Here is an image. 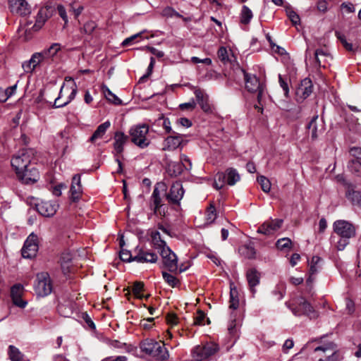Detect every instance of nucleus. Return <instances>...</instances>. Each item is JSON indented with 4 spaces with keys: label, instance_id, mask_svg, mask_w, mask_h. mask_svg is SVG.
<instances>
[{
    "label": "nucleus",
    "instance_id": "a19ab883",
    "mask_svg": "<svg viewBox=\"0 0 361 361\" xmlns=\"http://www.w3.org/2000/svg\"><path fill=\"white\" fill-rule=\"evenodd\" d=\"M322 261V258L318 257V256H314L312 257V259H311V262H310V276L309 277V279H307V282L309 281H312V275H314L317 273L318 271V267H317V264H319V262Z\"/></svg>",
    "mask_w": 361,
    "mask_h": 361
},
{
    "label": "nucleus",
    "instance_id": "680f3d73",
    "mask_svg": "<svg viewBox=\"0 0 361 361\" xmlns=\"http://www.w3.org/2000/svg\"><path fill=\"white\" fill-rule=\"evenodd\" d=\"M271 294L274 297L275 300H280L284 296V291L277 287L272 291Z\"/></svg>",
    "mask_w": 361,
    "mask_h": 361
},
{
    "label": "nucleus",
    "instance_id": "6ab92c4d",
    "mask_svg": "<svg viewBox=\"0 0 361 361\" xmlns=\"http://www.w3.org/2000/svg\"><path fill=\"white\" fill-rule=\"evenodd\" d=\"M37 211L43 216L51 217L54 216L58 208L59 204L55 201L42 200L35 204Z\"/></svg>",
    "mask_w": 361,
    "mask_h": 361
},
{
    "label": "nucleus",
    "instance_id": "c03bdc74",
    "mask_svg": "<svg viewBox=\"0 0 361 361\" xmlns=\"http://www.w3.org/2000/svg\"><path fill=\"white\" fill-rule=\"evenodd\" d=\"M161 16L166 18H183V16L180 13H178L176 11H175L172 7H170V6L165 7L161 11Z\"/></svg>",
    "mask_w": 361,
    "mask_h": 361
},
{
    "label": "nucleus",
    "instance_id": "393cba45",
    "mask_svg": "<svg viewBox=\"0 0 361 361\" xmlns=\"http://www.w3.org/2000/svg\"><path fill=\"white\" fill-rule=\"evenodd\" d=\"M71 199L73 202H77L82 193L80 175L75 174L72 178V183L70 189Z\"/></svg>",
    "mask_w": 361,
    "mask_h": 361
},
{
    "label": "nucleus",
    "instance_id": "7ed1b4c3",
    "mask_svg": "<svg viewBox=\"0 0 361 361\" xmlns=\"http://www.w3.org/2000/svg\"><path fill=\"white\" fill-rule=\"evenodd\" d=\"M167 190L166 185L163 182L157 183L154 188L151 196L150 207L153 210L154 214L164 216L167 212V207L161 204V195L166 196Z\"/></svg>",
    "mask_w": 361,
    "mask_h": 361
},
{
    "label": "nucleus",
    "instance_id": "ea45409f",
    "mask_svg": "<svg viewBox=\"0 0 361 361\" xmlns=\"http://www.w3.org/2000/svg\"><path fill=\"white\" fill-rule=\"evenodd\" d=\"M8 355L11 361H23V355L21 352L13 345H9Z\"/></svg>",
    "mask_w": 361,
    "mask_h": 361
},
{
    "label": "nucleus",
    "instance_id": "f3484780",
    "mask_svg": "<svg viewBox=\"0 0 361 361\" xmlns=\"http://www.w3.org/2000/svg\"><path fill=\"white\" fill-rule=\"evenodd\" d=\"M184 195V190L182 183L180 181L173 183L169 192H166V197L169 203L178 204Z\"/></svg>",
    "mask_w": 361,
    "mask_h": 361
},
{
    "label": "nucleus",
    "instance_id": "603ef678",
    "mask_svg": "<svg viewBox=\"0 0 361 361\" xmlns=\"http://www.w3.org/2000/svg\"><path fill=\"white\" fill-rule=\"evenodd\" d=\"M143 288L144 283L140 281H136L133 286V293L137 298L142 299L143 295L140 293L143 290Z\"/></svg>",
    "mask_w": 361,
    "mask_h": 361
},
{
    "label": "nucleus",
    "instance_id": "9d476101",
    "mask_svg": "<svg viewBox=\"0 0 361 361\" xmlns=\"http://www.w3.org/2000/svg\"><path fill=\"white\" fill-rule=\"evenodd\" d=\"M128 136L125 135L123 132L117 131L114 134V148L116 152V161L118 163L117 173H121L123 171V166L118 155L121 154L124 150V145L128 140Z\"/></svg>",
    "mask_w": 361,
    "mask_h": 361
},
{
    "label": "nucleus",
    "instance_id": "aec40b11",
    "mask_svg": "<svg viewBox=\"0 0 361 361\" xmlns=\"http://www.w3.org/2000/svg\"><path fill=\"white\" fill-rule=\"evenodd\" d=\"M133 259L139 263H155L157 261L158 257L154 252L136 247L134 250Z\"/></svg>",
    "mask_w": 361,
    "mask_h": 361
},
{
    "label": "nucleus",
    "instance_id": "de8ad7c7",
    "mask_svg": "<svg viewBox=\"0 0 361 361\" xmlns=\"http://www.w3.org/2000/svg\"><path fill=\"white\" fill-rule=\"evenodd\" d=\"M257 181L259 183L262 190L264 192H269L271 190V183L268 178L264 176H259L257 177Z\"/></svg>",
    "mask_w": 361,
    "mask_h": 361
},
{
    "label": "nucleus",
    "instance_id": "7c9ffc66",
    "mask_svg": "<svg viewBox=\"0 0 361 361\" xmlns=\"http://www.w3.org/2000/svg\"><path fill=\"white\" fill-rule=\"evenodd\" d=\"M73 254L69 251L63 252L60 257L61 267L63 272L66 274L70 272L72 264Z\"/></svg>",
    "mask_w": 361,
    "mask_h": 361
},
{
    "label": "nucleus",
    "instance_id": "e2e57ef3",
    "mask_svg": "<svg viewBox=\"0 0 361 361\" xmlns=\"http://www.w3.org/2000/svg\"><path fill=\"white\" fill-rule=\"evenodd\" d=\"M317 8L318 11L325 13L328 10V2L326 0H319L317 2Z\"/></svg>",
    "mask_w": 361,
    "mask_h": 361
},
{
    "label": "nucleus",
    "instance_id": "a18cd8bd",
    "mask_svg": "<svg viewBox=\"0 0 361 361\" xmlns=\"http://www.w3.org/2000/svg\"><path fill=\"white\" fill-rule=\"evenodd\" d=\"M276 245L277 248L281 250L290 249L292 246V241L288 238H283L277 240Z\"/></svg>",
    "mask_w": 361,
    "mask_h": 361
},
{
    "label": "nucleus",
    "instance_id": "f8f14e48",
    "mask_svg": "<svg viewBox=\"0 0 361 361\" xmlns=\"http://www.w3.org/2000/svg\"><path fill=\"white\" fill-rule=\"evenodd\" d=\"M334 231L343 238H350L355 235L354 226L345 220L336 221L334 223Z\"/></svg>",
    "mask_w": 361,
    "mask_h": 361
},
{
    "label": "nucleus",
    "instance_id": "37998d69",
    "mask_svg": "<svg viewBox=\"0 0 361 361\" xmlns=\"http://www.w3.org/2000/svg\"><path fill=\"white\" fill-rule=\"evenodd\" d=\"M162 276L164 281L171 287H176L179 283V280L174 276L166 271H162Z\"/></svg>",
    "mask_w": 361,
    "mask_h": 361
},
{
    "label": "nucleus",
    "instance_id": "2f4dec72",
    "mask_svg": "<svg viewBox=\"0 0 361 361\" xmlns=\"http://www.w3.org/2000/svg\"><path fill=\"white\" fill-rule=\"evenodd\" d=\"M316 63L319 66L325 68L328 58H331L330 54L326 49H317L314 52Z\"/></svg>",
    "mask_w": 361,
    "mask_h": 361
},
{
    "label": "nucleus",
    "instance_id": "dca6fc26",
    "mask_svg": "<svg viewBox=\"0 0 361 361\" xmlns=\"http://www.w3.org/2000/svg\"><path fill=\"white\" fill-rule=\"evenodd\" d=\"M16 175L19 180L26 185L34 184L39 179V171L35 167L32 166L16 173Z\"/></svg>",
    "mask_w": 361,
    "mask_h": 361
},
{
    "label": "nucleus",
    "instance_id": "49530a36",
    "mask_svg": "<svg viewBox=\"0 0 361 361\" xmlns=\"http://www.w3.org/2000/svg\"><path fill=\"white\" fill-rule=\"evenodd\" d=\"M96 27V23L94 21L90 20L84 24L83 27L80 29V32L86 35H91Z\"/></svg>",
    "mask_w": 361,
    "mask_h": 361
},
{
    "label": "nucleus",
    "instance_id": "72a5a7b5",
    "mask_svg": "<svg viewBox=\"0 0 361 361\" xmlns=\"http://www.w3.org/2000/svg\"><path fill=\"white\" fill-rule=\"evenodd\" d=\"M346 197L353 206L361 210V192L348 190Z\"/></svg>",
    "mask_w": 361,
    "mask_h": 361
},
{
    "label": "nucleus",
    "instance_id": "1a4fd4ad",
    "mask_svg": "<svg viewBox=\"0 0 361 361\" xmlns=\"http://www.w3.org/2000/svg\"><path fill=\"white\" fill-rule=\"evenodd\" d=\"M37 295L44 297L51 293L52 285L47 272L39 273L37 275V283L35 286Z\"/></svg>",
    "mask_w": 361,
    "mask_h": 361
},
{
    "label": "nucleus",
    "instance_id": "e433bc0d",
    "mask_svg": "<svg viewBox=\"0 0 361 361\" xmlns=\"http://www.w3.org/2000/svg\"><path fill=\"white\" fill-rule=\"evenodd\" d=\"M47 10L42 8L39 11L37 16V20L33 25V29L37 31L39 30L44 24L46 20H47Z\"/></svg>",
    "mask_w": 361,
    "mask_h": 361
},
{
    "label": "nucleus",
    "instance_id": "338daca9",
    "mask_svg": "<svg viewBox=\"0 0 361 361\" xmlns=\"http://www.w3.org/2000/svg\"><path fill=\"white\" fill-rule=\"evenodd\" d=\"M349 238H341L338 242L337 243V249L338 250H343L345 247V246L349 243Z\"/></svg>",
    "mask_w": 361,
    "mask_h": 361
},
{
    "label": "nucleus",
    "instance_id": "9b49d317",
    "mask_svg": "<svg viewBox=\"0 0 361 361\" xmlns=\"http://www.w3.org/2000/svg\"><path fill=\"white\" fill-rule=\"evenodd\" d=\"M218 350V347L214 343H207L204 346H196L192 353V357L196 361H202L213 355Z\"/></svg>",
    "mask_w": 361,
    "mask_h": 361
},
{
    "label": "nucleus",
    "instance_id": "13d9d810",
    "mask_svg": "<svg viewBox=\"0 0 361 361\" xmlns=\"http://www.w3.org/2000/svg\"><path fill=\"white\" fill-rule=\"evenodd\" d=\"M288 18L294 25L300 23V18L295 11L288 12Z\"/></svg>",
    "mask_w": 361,
    "mask_h": 361
},
{
    "label": "nucleus",
    "instance_id": "f03ea898",
    "mask_svg": "<svg viewBox=\"0 0 361 361\" xmlns=\"http://www.w3.org/2000/svg\"><path fill=\"white\" fill-rule=\"evenodd\" d=\"M243 71L246 90L250 92L257 94L259 105H255V109H258V111H262L263 102L267 94L266 85L264 81H261L255 75Z\"/></svg>",
    "mask_w": 361,
    "mask_h": 361
},
{
    "label": "nucleus",
    "instance_id": "0eeeda50",
    "mask_svg": "<svg viewBox=\"0 0 361 361\" xmlns=\"http://www.w3.org/2000/svg\"><path fill=\"white\" fill-rule=\"evenodd\" d=\"M149 132V127L147 125H137L130 128L129 135L131 142L140 148H145L149 145V140L146 136Z\"/></svg>",
    "mask_w": 361,
    "mask_h": 361
},
{
    "label": "nucleus",
    "instance_id": "5701e85b",
    "mask_svg": "<svg viewBox=\"0 0 361 361\" xmlns=\"http://www.w3.org/2000/svg\"><path fill=\"white\" fill-rule=\"evenodd\" d=\"M47 63L42 53L37 52L32 54L29 61L24 62L22 67L25 73H32L37 66Z\"/></svg>",
    "mask_w": 361,
    "mask_h": 361
},
{
    "label": "nucleus",
    "instance_id": "f704fd0d",
    "mask_svg": "<svg viewBox=\"0 0 361 361\" xmlns=\"http://www.w3.org/2000/svg\"><path fill=\"white\" fill-rule=\"evenodd\" d=\"M151 238H152V242L154 245V247L159 250L160 251L164 247H167L166 243L165 240H162L160 233L157 231H152L151 233Z\"/></svg>",
    "mask_w": 361,
    "mask_h": 361
},
{
    "label": "nucleus",
    "instance_id": "39448f33",
    "mask_svg": "<svg viewBox=\"0 0 361 361\" xmlns=\"http://www.w3.org/2000/svg\"><path fill=\"white\" fill-rule=\"evenodd\" d=\"M33 156L32 149H23L14 155L11 159V166L15 169L16 173L31 166Z\"/></svg>",
    "mask_w": 361,
    "mask_h": 361
},
{
    "label": "nucleus",
    "instance_id": "bb28decb",
    "mask_svg": "<svg viewBox=\"0 0 361 361\" xmlns=\"http://www.w3.org/2000/svg\"><path fill=\"white\" fill-rule=\"evenodd\" d=\"M318 116H314L307 125L308 133L310 134L312 140H316L319 135L323 133L324 127L322 124L317 123Z\"/></svg>",
    "mask_w": 361,
    "mask_h": 361
},
{
    "label": "nucleus",
    "instance_id": "b1692460",
    "mask_svg": "<svg viewBox=\"0 0 361 361\" xmlns=\"http://www.w3.org/2000/svg\"><path fill=\"white\" fill-rule=\"evenodd\" d=\"M24 287L20 283H16L11 288V297L13 304L20 308H24L27 302L22 299Z\"/></svg>",
    "mask_w": 361,
    "mask_h": 361
},
{
    "label": "nucleus",
    "instance_id": "bf43d9fd",
    "mask_svg": "<svg viewBox=\"0 0 361 361\" xmlns=\"http://www.w3.org/2000/svg\"><path fill=\"white\" fill-rule=\"evenodd\" d=\"M279 83L281 87H282L285 97H288L289 93V88L288 83L283 79L282 76L279 75Z\"/></svg>",
    "mask_w": 361,
    "mask_h": 361
},
{
    "label": "nucleus",
    "instance_id": "864d4df0",
    "mask_svg": "<svg viewBox=\"0 0 361 361\" xmlns=\"http://www.w3.org/2000/svg\"><path fill=\"white\" fill-rule=\"evenodd\" d=\"M205 318L206 315L204 312L200 310H197L196 316L194 318V324L200 326L205 325Z\"/></svg>",
    "mask_w": 361,
    "mask_h": 361
},
{
    "label": "nucleus",
    "instance_id": "20e7f679",
    "mask_svg": "<svg viewBox=\"0 0 361 361\" xmlns=\"http://www.w3.org/2000/svg\"><path fill=\"white\" fill-rule=\"evenodd\" d=\"M286 305L295 316L305 314L310 319H314L318 317V314L313 307L302 297L294 299L293 303L286 302Z\"/></svg>",
    "mask_w": 361,
    "mask_h": 361
},
{
    "label": "nucleus",
    "instance_id": "4be33fe9",
    "mask_svg": "<svg viewBox=\"0 0 361 361\" xmlns=\"http://www.w3.org/2000/svg\"><path fill=\"white\" fill-rule=\"evenodd\" d=\"M9 8L13 13L27 16L30 13V7L25 0H9Z\"/></svg>",
    "mask_w": 361,
    "mask_h": 361
},
{
    "label": "nucleus",
    "instance_id": "a878e982",
    "mask_svg": "<svg viewBox=\"0 0 361 361\" xmlns=\"http://www.w3.org/2000/svg\"><path fill=\"white\" fill-rule=\"evenodd\" d=\"M183 141V136L180 135L168 136L164 140L162 149L173 151L181 145Z\"/></svg>",
    "mask_w": 361,
    "mask_h": 361
},
{
    "label": "nucleus",
    "instance_id": "c85d7f7f",
    "mask_svg": "<svg viewBox=\"0 0 361 361\" xmlns=\"http://www.w3.org/2000/svg\"><path fill=\"white\" fill-rule=\"evenodd\" d=\"M166 164V171L171 176H178L184 169L188 170V167L184 163L167 161Z\"/></svg>",
    "mask_w": 361,
    "mask_h": 361
},
{
    "label": "nucleus",
    "instance_id": "a211bd4d",
    "mask_svg": "<svg viewBox=\"0 0 361 361\" xmlns=\"http://www.w3.org/2000/svg\"><path fill=\"white\" fill-rule=\"evenodd\" d=\"M283 224V220L279 219H269L264 221L257 229V233L265 235H274Z\"/></svg>",
    "mask_w": 361,
    "mask_h": 361
},
{
    "label": "nucleus",
    "instance_id": "c9c22d12",
    "mask_svg": "<svg viewBox=\"0 0 361 361\" xmlns=\"http://www.w3.org/2000/svg\"><path fill=\"white\" fill-rule=\"evenodd\" d=\"M102 89L104 97L109 102L116 105L121 104V99H119L115 94H114L107 86L103 85Z\"/></svg>",
    "mask_w": 361,
    "mask_h": 361
},
{
    "label": "nucleus",
    "instance_id": "09e8293b",
    "mask_svg": "<svg viewBox=\"0 0 361 361\" xmlns=\"http://www.w3.org/2000/svg\"><path fill=\"white\" fill-rule=\"evenodd\" d=\"M238 292L235 289H231L230 291V308L235 310L238 307L239 300L238 299Z\"/></svg>",
    "mask_w": 361,
    "mask_h": 361
},
{
    "label": "nucleus",
    "instance_id": "f257e3e1",
    "mask_svg": "<svg viewBox=\"0 0 361 361\" xmlns=\"http://www.w3.org/2000/svg\"><path fill=\"white\" fill-rule=\"evenodd\" d=\"M141 351L151 357L153 361H165L169 359V353L164 343L147 338L140 344Z\"/></svg>",
    "mask_w": 361,
    "mask_h": 361
},
{
    "label": "nucleus",
    "instance_id": "5fc2aeb1",
    "mask_svg": "<svg viewBox=\"0 0 361 361\" xmlns=\"http://www.w3.org/2000/svg\"><path fill=\"white\" fill-rule=\"evenodd\" d=\"M133 257L134 256H133L131 252L128 250L122 249L120 252V258L123 262H130L135 261Z\"/></svg>",
    "mask_w": 361,
    "mask_h": 361
},
{
    "label": "nucleus",
    "instance_id": "473e14b6",
    "mask_svg": "<svg viewBox=\"0 0 361 361\" xmlns=\"http://www.w3.org/2000/svg\"><path fill=\"white\" fill-rule=\"evenodd\" d=\"M110 126L111 123L109 121L99 125L90 137V141L91 142H94L97 139L102 138Z\"/></svg>",
    "mask_w": 361,
    "mask_h": 361
},
{
    "label": "nucleus",
    "instance_id": "ddd939ff",
    "mask_svg": "<svg viewBox=\"0 0 361 361\" xmlns=\"http://www.w3.org/2000/svg\"><path fill=\"white\" fill-rule=\"evenodd\" d=\"M160 255L162 257L163 264L171 272H175L178 270V258L176 254L169 248L164 247L160 251Z\"/></svg>",
    "mask_w": 361,
    "mask_h": 361
},
{
    "label": "nucleus",
    "instance_id": "774afa93",
    "mask_svg": "<svg viewBox=\"0 0 361 361\" xmlns=\"http://www.w3.org/2000/svg\"><path fill=\"white\" fill-rule=\"evenodd\" d=\"M127 357L124 355H120L117 356L116 357H109L105 359H104L102 361H127Z\"/></svg>",
    "mask_w": 361,
    "mask_h": 361
},
{
    "label": "nucleus",
    "instance_id": "412c9836",
    "mask_svg": "<svg viewBox=\"0 0 361 361\" xmlns=\"http://www.w3.org/2000/svg\"><path fill=\"white\" fill-rule=\"evenodd\" d=\"M312 82L309 78H305L299 84L296 89V97L298 101H303L307 98L312 92Z\"/></svg>",
    "mask_w": 361,
    "mask_h": 361
},
{
    "label": "nucleus",
    "instance_id": "052dcab7",
    "mask_svg": "<svg viewBox=\"0 0 361 361\" xmlns=\"http://www.w3.org/2000/svg\"><path fill=\"white\" fill-rule=\"evenodd\" d=\"M195 106H196V102L194 100H192L189 102L180 104L179 106L180 109L182 110H185V109L192 110L195 108Z\"/></svg>",
    "mask_w": 361,
    "mask_h": 361
},
{
    "label": "nucleus",
    "instance_id": "69168bd1",
    "mask_svg": "<svg viewBox=\"0 0 361 361\" xmlns=\"http://www.w3.org/2000/svg\"><path fill=\"white\" fill-rule=\"evenodd\" d=\"M70 6H71V8H70L69 11L73 12L75 18H77L80 15V13H82V11H83V8H84L83 6H80L77 8H75L73 7V4H70Z\"/></svg>",
    "mask_w": 361,
    "mask_h": 361
},
{
    "label": "nucleus",
    "instance_id": "c756f323",
    "mask_svg": "<svg viewBox=\"0 0 361 361\" xmlns=\"http://www.w3.org/2000/svg\"><path fill=\"white\" fill-rule=\"evenodd\" d=\"M195 95L196 97L198 104L200 106L204 112L210 113L212 111V107L209 104V99L207 95L204 94V92L200 90H196L195 91Z\"/></svg>",
    "mask_w": 361,
    "mask_h": 361
},
{
    "label": "nucleus",
    "instance_id": "4d7b16f0",
    "mask_svg": "<svg viewBox=\"0 0 361 361\" xmlns=\"http://www.w3.org/2000/svg\"><path fill=\"white\" fill-rule=\"evenodd\" d=\"M57 11H58V13H59V16H61V18L63 20L65 24H66L68 23V16L66 14V11L65 7L61 4L58 5Z\"/></svg>",
    "mask_w": 361,
    "mask_h": 361
},
{
    "label": "nucleus",
    "instance_id": "6e6d98bb",
    "mask_svg": "<svg viewBox=\"0 0 361 361\" xmlns=\"http://www.w3.org/2000/svg\"><path fill=\"white\" fill-rule=\"evenodd\" d=\"M141 35H142V32H140V33H137V34H135V35H133L128 38H126V39H124L122 42V46L123 47H126V46H128V45H130L132 44V43L133 42L134 40H135L136 39H137L138 37H141Z\"/></svg>",
    "mask_w": 361,
    "mask_h": 361
},
{
    "label": "nucleus",
    "instance_id": "6e6552de",
    "mask_svg": "<svg viewBox=\"0 0 361 361\" xmlns=\"http://www.w3.org/2000/svg\"><path fill=\"white\" fill-rule=\"evenodd\" d=\"M76 93V85L73 81L71 86L63 84L60 90L59 97L54 100V107L60 108L67 105L75 98Z\"/></svg>",
    "mask_w": 361,
    "mask_h": 361
},
{
    "label": "nucleus",
    "instance_id": "58836bf2",
    "mask_svg": "<svg viewBox=\"0 0 361 361\" xmlns=\"http://www.w3.org/2000/svg\"><path fill=\"white\" fill-rule=\"evenodd\" d=\"M217 213L214 204L211 203L206 210V222L211 224L216 219Z\"/></svg>",
    "mask_w": 361,
    "mask_h": 361
},
{
    "label": "nucleus",
    "instance_id": "cd10ccee",
    "mask_svg": "<svg viewBox=\"0 0 361 361\" xmlns=\"http://www.w3.org/2000/svg\"><path fill=\"white\" fill-rule=\"evenodd\" d=\"M246 278L251 292L255 294L256 292L255 287L259 283L260 281L259 272L255 268L250 269L247 271Z\"/></svg>",
    "mask_w": 361,
    "mask_h": 361
},
{
    "label": "nucleus",
    "instance_id": "4c0bfd02",
    "mask_svg": "<svg viewBox=\"0 0 361 361\" xmlns=\"http://www.w3.org/2000/svg\"><path fill=\"white\" fill-rule=\"evenodd\" d=\"M60 49L61 44L59 43H54L48 49H45L41 53L49 63V59L55 56Z\"/></svg>",
    "mask_w": 361,
    "mask_h": 361
},
{
    "label": "nucleus",
    "instance_id": "79ce46f5",
    "mask_svg": "<svg viewBox=\"0 0 361 361\" xmlns=\"http://www.w3.org/2000/svg\"><path fill=\"white\" fill-rule=\"evenodd\" d=\"M252 16V11L247 6H243L240 13V22L243 24H248Z\"/></svg>",
    "mask_w": 361,
    "mask_h": 361
},
{
    "label": "nucleus",
    "instance_id": "3c124183",
    "mask_svg": "<svg viewBox=\"0 0 361 361\" xmlns=\"http://www.w3.org/2000/svg\"><path fill=\"white\" fill-rule=\"evenodd\" d=\"M336 36L337 37V38L339 39V41L341 42V44L346 50L350 51H353V44L347 42L345 36L343 34L339 32H336Z\"/></svg>",
    "mask_w": 361,
    "mask_h": 361
},
{
    "label": "nucleus",
    "instance_id": "4468645a",
    "mask_svg": "<svg viewBox=\"0 0 361 361\" xmlns=\"http://www.w3.org/2000/svg\"><path fill=\"white\" fill-rule=\"evenodd\" d=\"M38 250L37 236L31 233L25 240L21 250L24 258L31 259L36 256Z\"/></svg>",
    "mask_w": 361,
    "mask_h": 361
},
{
    "label": "nucleus",
    "instance_id": "2eb2a0df",
    "mask_svg": "<svg viewBox=\"0 0 361 361\" xmlns=\"http://www.w3.org/2000/svg\"><path fill=\"white\" fill-rule=\"evenodd\" d=\"M350 154L353 158L349 161L348 168L355 176L361 177V148L352 147Z\"/></svg>",
    "mask_w": 361,
    "mask_h": 361
},
{
    "label": "nucleus",
    "instance_id": "0e129e2a",
    "mask_svg": "<svg viewBox=\"0 0 361 361\" xmlns=\"http://www.w3.org/2000/svg\"><path fill=\"white\" fill-rule=\"evenodd\" d=\"M191 61L193 63H204L206 65H211L212 64V60L209 58H205V59H200L198 57L192 56L191 58Z\"/></svg>",
    "mask_w": 361,
    "mask_h": 361
},
{
    "label": "nucleus",
    "instance_id": "423d86ee",
    "mask_svg": "<svg viewBox=\"0 0 361 361\" xmlns=\"http://www.w3.org/2000/svg\"><path fill=\"white\" fill-rule=\"evenodd\" d=\"M240 179V174L233 168H228L224 172H218L214 177V187L216 190L221 189L227 183L234 185Z\"/></svg>",
    "mask_w": 361,
    "mask_h": 361
},
{
    "label": "nucleus",
    "instance_id": "8fccbe9b",
    "mask_svg": "<svg viewBox=\"0 0 361 361\" xmlns=\"http://www.w3.org/2000/svg\"><path fill=\"white\" fill-rule=\"evenodd\" d=\"M218 58L224 63H227L231 61L228 56V51L224 47H221L217 52Z\"/></svg>",
    "mask_w": 361,
    "mask_h": 361
}]
</instances>
